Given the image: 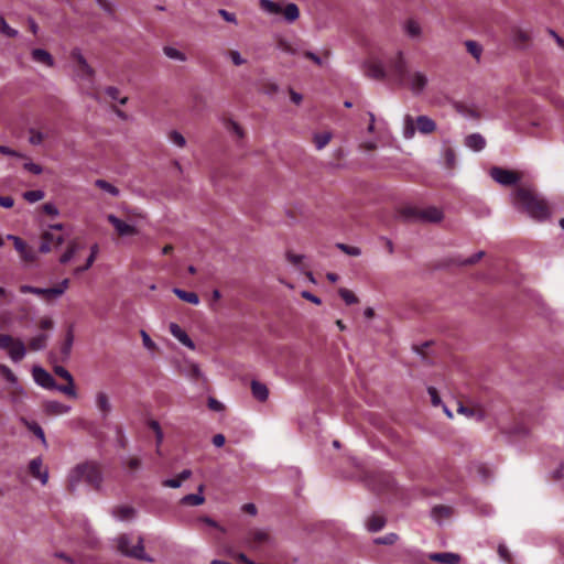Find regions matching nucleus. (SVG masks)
I'll return each mask as SVG.
<instances>
[{
  "label": "nucleus",
  "mask_w": 564,
  "mask_h": 564,
  "mask_svg": "<svg viewBox=\"0 0 564 564\" xmlns=\"http://www.w3.org/2000/svg\"><path fill=\"white\" fill-rule=\"evenodd\" d=\"M392 84L398 88L408 90L413 97L422 96L429 88V75L419 68H412L402 50L390 56Z\"/></svg>",
  "instance_id": "1"
},
{
  "label": "nucleus",
  "mask_w": 564,
  "mask_h": 564,
  "mask_svg": "<svg viewBox=\"0 0 564 564\" xmlns=\"http://www.w3.org/2000/svg\"><path fill=\"white\" fill-rule=\"evenodd\" d=\"M513 205L531 218L543 221L550 217L546 203L528 188H518L511 195Z\"/></svg>",
  "instance_id": "2"
},
{
  "label": "nucleus",
  "mask_w": 564,
  "mask_h": 564,
  "mask_svg": "<svg viewBox=\"0 0 564 564\" xmlns=\"http://www.w3.org/2000/svg\"><path fill=\"white\" fill-rule=\"evenodd\" d=\"M99 488L102 482V475L99 466L95 462H85L77 464L70 469L68 474V486L72 491H75L80 482Z\"/></svg>",
  "instance_id": "3"
},
{
  "label": "nucleus",
  "mask_w": 564,
  "mask_h": 564,
  "mask_svg": "<svg viewBox=\"0 0 564 564\" xmlns=\"http://www.w3.org/2000/svg\"><path fill=\"white\" fill-rule=\"evenodd\" d=\"M437 129L436 122L429 116L421 115L416 118L406 113L402 120V137L405 140L414 138L416 131L421 134H431Z\"/></svg>",
  "instance_id": "4"
},
{
  "label": "nucleus",
  "mask_w": 564,
  "mask_h": 564,
  "mask_svg": "<svg viewBox=\"0 0 564 564\" xmlns=\"http://www.w3.org/2000/svg\"><path fill=\"white\" fill-rule=\"evenodd\" d=\"M260 9L268 15H281L286 23H294L300 18V9L294 2L259 0Z\"/></svg>",
  "instance_id": "5"
},
{
  "label": "nucleus",
  "mask_w": 564,
  "mask_h": 564,
  "mask_svg": "<svg viewBox=\"0 0 564 564\" xmlns=\"http://www.w3.org/2000/svg\"><path fill=\"white\" fill-rule=\"evenodd\" d=\"M364 75L373 80H389L392 84V74L390 69V57L384 64L378 57H369L362 63Z\"/></svg>",
  "instance_id": "6"
},
{
  "label": "nucleus",
  "mask_w": 564,
  "mask_h": 564,
  "mask_svg": "<svg viewBox=\"0 0 564 564\" xmlns=\"http://www.w3.org/2000/svg\"><path fill=\"white\" fill-rule=\"evenodd\" d=\"M69 288V280L64 279L62 280L54 288H35L31 285H21L20 292L23 294L31 293L37 296L43 297L46 302L57 300L59 299Z\"/></svg>",
  "instance_id": "7"
},
{
  "label": "nucleus",
  "mask_w": 564,
  "mask_h": 564,
  "mask_svg": "<svg viewBox=\"0 0 564 564\" xmlns=\"http://www.w3.org/2000/svg\"><path fill=\"white\" fill-rule=\"evenodd\" d=\"M403 216L410 220L433 224L440 223L444 217L443 212L434 206L423 209L409 207L403 210Z\"/></svg>",
  "instance_id": "8"
},
{
  "label": "nucleus",
  "mask_w": 564,
  "mask_h": 564,
  "mask_svg": "<svg viewBox=\"0 0 564 564\" xmlns=\"http://www.w3.org/2000/svg\"><path fill=\"white\" fill-rule=\"evenodd\" d=\"M118 551L126 556L134 557L151 562L152 558L148 557L144 552L143 539L139 538L134 546H130V538L128 535H120L117 540Z\"/></svg>",
  "instance_id": "9"
},
{
  "label": "nucleus",
  "mask_w": 564,
  "mask_h": 564,
  "mask_svg": "<svg viewBox=\"0 0 564 564\" xmlns=\"http://www.w3.org/2000/svg\"><path fill=\"white\" fill-rule=\"evenodd\" d=\"M0 349H7L12 361L19 362L26 355V348L21 339H14L10 335L0 334Z\"/></svg>",
  "instance_id": "10"
},
{
  "label": "nucleus",
  "mask_w": 564,
  "mask_h": 564,
  "mask_svg": "<svg viewBox=\"0 0 564 564\" xmlns=\"http://www.w3.org/2000/svg\"><path fill=\"white\" fill-rule=\"evenodd\" d=\"M70 57L76 62V66L74 68L75 77L80 80H87L91 83L95 77L94 68L87 63L84 57L82 51L79 48H74L70 52Z\"/></svg>",
  "instance_id": "11"
},
{
  "label": "nucleus",
  "mask_w": 564,
  "mask_h": 564,
  "mask_svg": "<svg viewBox=\"0 0 564 564\" xmlns=\"http://www.w3.org/2000/svg\"><path fill=\"white\" fill-rule=\"evenodd\" d=\"M63 226L61 224L51 227V230L45 231L42 236V242L40 245V252L47 253L52 248L59 247L64 242V237L59 232Z\"/></svg>",
  "instance_id": "12"
},
{
  "label": "nucleus",
  "mask_w": 564,
  "mask_h": 564,
  "mask_svg": "<svg viewBox=\"0 0 564 564\" xmlns=\"http://www.w3.org/2000/svg\"><path fill=\"white\" fill-rule=\"evenodd\" d=\"M489 174L495 182L503 186H511L520 181V175L517 172L502 167L495 166Z\"/></svg>",
  "instance_id": "13"
},
{
  "label": "nucleus",
  "mask_w": 564,
  "mask_h": 564,
  "mask_svg": "<svg viewBox=\"0 0 564 564\" xmlns=\"http://www.w3.org/2000/svg\"><path fill=\"white\" fill-rule=\"evenodd\" d=\"M403 34L411 41L420 42L424 37V31L421 22L414 18H409L401 23Z\"/></svg>",
  "instance_id": "14"
},
{
  "label": "nucleus",
  "mask_w": 564,
  "mask_h": 564,
  "mask_svg": "<svg viewBox=\"0 0 564 564\" xmlns=\"http://www.w3.org/2000/svg\"><path fill=\"white\" fill-rule=\"evenodd\" d=\"M272 541L270 534L264 530H252L248 533L245 544L251 550L259 549L262 544H270Z\"/></svg>",
  "instance_id": "15"
},
{
  "label": "nucleus",
  "mask_w": 564,
  "mask_h": 564,
  "mask_svg": "<svg viewBox=\"0 0 564 564\" xmlns=\"http://www.w3.org/2000/svg\"><path fill=\"white\" fill-rule=\"evenodd\" d=\"M31 59L44 67L53 68L55 66V59L53 55L44 48H32L30 52Z\"/></svg>",
  "instance_id": "16"
},
{
  "label": "nucleus",
  "mask_w": 564,
  "mask_h": 564,
  "mask_svg": "<svg viewBox=\"0 0 564 564\" xmlns=\"http://www.w3.org/2000/svg\"><path fill=\"white\" fill-rule=\"evenodd\" d=\"M107 219L113 226L116 232L121 237L133 236L138 232L134 226L121 220L113 214H109Z\"/></svg>",
  "instance_id": "17"
},
{
  "label": "nucleus",
  "mask_w": 564,
  "mask_h": 564,
  "mask_svg": "<svg viewBox=\"0 0 564 564\" xmlns=\"http://www.w3.org/2000/svg\"><path fill=\"white\" fill-rule=\"evenodd\" d=\"M32 373L34 381L42 388L54 390L56 387L54 378L45 369L34 367Z\"/></svg>",
  "instance_id": "18"
},
{
  "label": "nucleus",
  "mask_w": 564,
  "mask_h": 564,
  "mask_svg": "<svg viewBox=\"0 0 564 564\" xmlns=\"http://www.w3.org/2000/svg\"><path fill=\"white\" fill-rule=\"evenodd\" d=\"M29 469L34 478L40 479L42 485H46L48 481V470L43 468V460L41 457L33 458L29 464Z\"/></svg>",
  "instance_id": "19"
},
{
  "label": "nucleus",
  "mask_w": 564,
  "mask_h": 564,
  "mask_svg": "<svg viewBox=\"0 0 564 564\" xmlns=\"http://www.w3.org/2000/svg\"><path fill=\"white\" fill-rule=\"evenodd\" d=\"M95 404H96V408L98 409V411L100 412L102 419H106L112 410L110 399H109L108 394L104 391H98L96 393Z\"/></svg>",
  "instance_id": "20"
},
{
  "label": "nucleus",
  "mask_w": 564,
  "mask_h": 564,
  "mask_svg": "<svg viewBox=\"0 0 564 564\" xmlns=\"http://www.w3.org/2000/svg\"><path fill=\"white\" fill-rule=\"evenodd\" d=\"M14 248L19 252L21 260L24 262H33L37 258L36 251L29 247L22 239H15Z\"/></svg>",
  "instance_id": "21"
},
{
  "label": "nucleus",
  "mask_w": 564,
  "mask_h": 564,
  "mask_svg": "<svg viewBox=\"0 0 564 564\" xmlns=\"http://www.w3.org/2000/svg\"><path fill=\"white\" fill-rule=\"evenodd\" d=\"M170 332L171 334L180 341L182 343L184 346H186L187 348L194 350L195 349V344L194 341L189 338V336L186 334V332L184 329H182V327L176 324V323H171L170 326Z\"/></svg>",
  "instance_id": "22"
},
{
  "label": "nucleus",
  "mask_w": 564,
  "mask_h": 564,
  "mask_svg": "<svg viewBox=\"0 0 564 564\" xmlns=\"http://www.w3.org/2000/svg\"><path fill=\"white\" fill-rule=\"evenodd\" d=\"M429 558L441 564H459L460 555L453 552L431 553Z\"/></svg>",
  "instance_id": "23"
},
{
  "label": "nucleus",
  "mask_w": 564,
  "mask_h": 564,
  "mask_svg": "<svg viewBox=\"0 0 564 564\" xmlns=\"http://www.w3.org/2000/svg\"><path fill=\"white\" fill-rule=\"evenodd\" d=\"M0 373L6 378L7 381L14 386L15 393H20L21 395L24 394V389L19 384L17 376L8 366L0 364Z\"/></svg>",
  "instance_id": "24"
},
{
  "label": "nucleus",
  "mask_w": 564,
  "mask_h": 564,
  "mask_svg": "<svg viewBox=\"0 0 564 564\" xmlns=\"http://www.w3.org/2000/svg\"><path fill=\"white\" fill-rule=\"evenodd\" d=\"M112 516L119 521H129L134 518L135 510L130 506H118L112 509Z\"/></svg>",
  "instance_id": "25"
},
{
  "label": "nucleus",
  "mask_w": 564,
  "mask_h": 564,
  "mask_svg": "<svg viewBox=\"0 0 564 564\" xmlns=\"http://www.w3.org/2000/svg\"><path fill=\"white\" fill-rule=\"evenodd\" d=\"M197 490H198L197 494H189V495L184 496L182 498L181 502L183 505H188V506H200V505H203L205 502V497L203 496L204 486L199 485Z\"/></svg>",
  "instance_id": "26"
},
{
  "label": "nucleus",
  "mask_w": 564,
  "mask_h": 564,
  "mask_svg": "<svg viewBox=\"0 0 564 564\" xmlns=\"http://www.w3.org/2000/svg\"><path fill=\"white\" fill-rule=\"evenodd\" d=\"M386 518L380 514H371L366 522V528L369 532H378L386 525Z\"/></svg>",
  "instance_id": "27"
},
{
  "label": "nucleus",
  "mask_w": 564,
  "mask_h": 564,
  "mask_svg": "<svg viewBox=\"0 0 564 564\" xmlns=\"http://www.w3.org/2000/svg\"><path fill=\"white\" fill-rule=\"evenodd\" d=\"M45 411L52 415H63L70 411V406L58 401H48L45 403Z\"/></svg>",
  "instance_id": "28"
},
{
  "label": "nucleus",
  "mask_w": 564,
  "mask_h": 564,
  "mask_svg": "<svg viewBox=\"0 0 564 564\" xmlns=\"http://www.w3.org/2000/svg\"><path fill=\"white\" fill-rule=\"evenodd\" d=\"M465 144L474 151H480L485 148L486 140L481 134L473 133L466 137Z\"/></svg>",
  "instance_id": "29"
},
{
  "label": "nucleus",
  "mask_w": 564,
  "mask_h": 564,
  "mask_svg": "<svg viewBox=\"0 0 564 564\" xmlns=\"http://www.w3.org/2000/svg\"><path fill=\"white\" fill-rule=\"evenodd\" d=\"M333 139V133L330 131L317 132L313 134V142L316 150H323Z\"/></svg>",
  "instance_id": "30"
},
{
  "label": "nucleus",
  "mask_w": 564,
  "mask_h": 564,
  "mask_svg": "<svg viewBox=\"0 0 564 564\" xmlns=\"http://www.w3.org/2000/svg\"><path fill=\"white\" fill-rule=\"evenodd\" d=\"M252 395L259 401H265L269 397V390L265 384L253 380L251 382Z\"/></svg>",
  "instance_id": "31"
},
{
  "label": "nucleus",
  "mask_w": 564,
  "mask_h": 564,
  "mask_svg": "<svg viewBox=\"0 0 564 564\" xmlns=\"http://www.w3.org/2000/svg\"><path fill=\"white\" fill-rule=\"evenodd\" d=\"M173 293L182 301L184 302H187L189 304H193V305H198L199 304V297L196 293L194 292H187V291H184L182 289H173Z\"/></svg>",
  "instance_id": "32"
},
{
  "label": "nucleus",
  "mask_w": 564,
  "mask_h": 564,
  "mask_svg": "<svg viewBox=\"0 0 564 564\" xmlns=\"http://www.w3.org/2000/svg\"><path fill=\"white\" fill-rule=\"evenodd\" d=\"M183 372L185 373L186 377H188L192 380H205V377L199 366L195 362H188Z\"/></svg>",
  "instance_id": "33"
},
{
  "label": "nucleus",
  "mask_w": 564,
  "mask_h": 564,
  "mask_svg": "<svg viewBox=\"0 0 564 564\" xmlns=\"http://www.w3.org/2000/svg\"><path fill=\"white\" fill-rule=\"evenodd\" d=\"M79 250L80 245L75 240L70 241L66 251L59 258V262L63 264L69 262Z\"/></svg>",
  "instance_id": "34"
},
{
  "label": "nucleus",
  "mask_w": 564,
  "mask_h": 564,
  "mask_svg": "<svg viewBox=\"0 0 564 564\" xmlns=\"http://www.w3.org/2000/svg\"><path fill=\"white\" fill-rule=\"evenodd\" d=\"M163 52H164L165 56L171 58V59L178 61V62H186L187 61V56L185 55V53H183L182 51L177 50L176 47L164 46L163 47Z\"/></svg>",
  "instance_id": "35"
},
{
  "label": "nucleus",
  "mask_w": 564,
  "mask_h": 564,
  "mask_svg": "<svg viewBox=\"0 0 564 564\" xmlns=\"http://www.w3.org/2000/svg\"><path fill=\"white\" fill-rule=\"evenodd\" d=\"M47 339H48V335L40 334L30 340L29 347L31 350H34V351L42 350L46 347Z\"/></svg>",
  "instance_id": "36"
},
{
  "label": "nucleus",
  "mask_w": 564,
  "mask_h": 564,
  "mask_svg": "<svg viewBox=\"0 0 564 564\" xmlns=\"http://www.w3.org/2000/svg\"><path fill=\"white\" fill-rule=\"evenodd\" d=\"M95 185L100 188L101 191L110 194L111 196L113 197H117L119 196L120 194V191L118 187H116L115 185L110 184L109 182L105 181V180H96L95 181Z\"/></svg>",
  "instance_id": "37"
},
{
  "label": "nucleus",
  "mask_w": 564,
  "mask_h": 564,
  "mask_svg": "<svg viewBox=\"0 0 564 564\" xmlns=\"http://www.w3.org/2000/svg\"><path fill=\"white\" fill-rule=\"evenodd\" d=\"M98 250H99V249H98V245H94V246H91V248H90V254L88 256V259H87V261H86L85 265H84V267L76 268V269L74 270V273H75V274H79V273H82V272H84V271L88 270V269L94 264V262H95V260H96V257H97V254H98Z\"/></svg>",
  "instance_id": "38"
},
{
  "label": "nucleus",
  "mask_w": 564,
  "mask_h": 564,
  "mask_svg": "<svg viewBox=\"0 0 564 564\" xmlns=\"http://www.w3.org/2000/svg\"><path fill=\"white\" fill-rule=\"evenodd\" d=\"M276 46L279 50L290 55H296L299 53L296 45L286 39H279Z\"/></svg>",
  "instance_id": "39"
},
{
  "label": "nucleus",
  "mask_w": 564,
  "mask_h": 564,
  "mask_svg": "<svg viewBox=\"0 0 564 564\" xmlns=\"http://www.w3.org/2000/svg\"><path fill=\"white\" fill-rule=\"evenodd\" d=\"M54 390H57V391L66 394L69 398H73V399H76L78 397L77 391L75 389L74 378H72L70 382H67L64 386L56 384Z\"/></svg>",
  "instance_id": "40"
},
{
  "label": "nucleus",
  "mask_w": 564,
  "mask_h": 564,
  "mask_svg": "<svg viewBox=\"0 0 564 564\" xmlns=\"http://www.w3.org/2000/svg\"><path fill=\"white\" fill-rule=\"evenodd\" d=\"M465 46L470 55H473L477 61L480 59L482 54V46L479 43L469 40L465 42Z\"/></svg>",
  "instance_id": "41"
},
{
  "label": "nucleus",
  "mask_w": 564,
  "mask_h": 564,
  "mask_svg": "<svg viewBox=\"0 0 564 564\" xmlns=\"http://www.w3.org/2000/svg\"><path fill=\"white\" fill-rule=\"evenodd\" d=\"M452 513V509L446 506H435L432 509V517L436 521H441L442 519L448 518Z\"/></svg>",
  "instance_id": "42"
},
{
  "label": "nucleus",
  "mask_w": 564,
  "mask_h": 564,
  "mask_svg": "<svg viewBox=\"0 0 564 564\" xmlns=\"http://www.w3.org/2000/svg\"><path fill=\"white\" fill-rule=\"evenodd\" d=\"M25 424H26L28 429L31 432H33L34 435L37 436L41 440L42 444L44 446H47L43 429L37 423H35V422H26Z\"/></svg>",
  "instance_id": "43"
},
{
  "label": "nucleus",
  "mask_w": 564,
  "mask_h": 564,
  "mask_svg": "<svg viewBox=\"0 0 564 564\" xmlns=\"http://www.w3.org/2000/svg\"><path fill=\"white\" fill-rule=\"evenodd\" d=\"M149 426L152 429V431L155 433L156 438V453L160 454V445L163 442V432L158 421H151L149 423Z\"/></svg>",
  "instance_id": "44"
},
{
  "label": "nucleus",
  "mask_w": 564,
  "mask_h": 564,
  "mask_svg": "<svg viewBox=\"0 0 564 564\" xmlns=\"http://www.w3.org/2000/svg\"><path fill=\"white\" fill-rule=\"evenodd\" d=\"M336 247L344 253L351 256V257H359L361 254V249L356 246H349L346 243L338 242L336 245Z\"/></svg>",
  "instance_id": "45"
},
{
  "label": "nucleus",
  "mask_w": 564,
  "mask_h": 564,
  "mask_svg": "<svg viewBox=\"0 0 564 564\" xmlns=\"http://www.w3.org/2000/svg\"><path fill=\"white\" fill-rule=\"evenodd\" d=\"M457 412L467 417H476L477 420H482L484 415L479 411H475L474 409L467 408L462 403H458Z\"/></svg>",
  "instance_id": "46"
},
{
  "label": "nucleus",
  "mask_w": 564,
  "mask_h": 564,
  "mask_svg": "<svg viewBox=\"0 0 564 564\" xmlns=\"http://www.w3.org/2000/svg\"><path fill=\"white\" fill-rule=\"evenodd\" d=\"M107 96H109L113 100H118L121 105H126L128 101V97H119V89L113 86H109L105 89Z\"/></svg>",
  "instance_id": "47"
},
{
  "label": "nucleus",
  "mask_w": 564,
  "mask_h": 564,
  "mask_svg": "<svg viewBox=\"0 0 564 564\" xmlns=\"http://www.w3.org/2000/svg\"><path fill=\"white\" fill-rule=\"evenodd\" d=\"M339 295L348 305L358 303L357 296L348 289H339Z\"/></svg>",
  "instance_id": "48"
},
{
  "label": "nucleus",
  "mask_w": 564,
  "mask_h": 564,
  "mask_svg": "<svg viewBox=\"0 0 564 564\" xmlns=\"http://www.w3.org/2000/svg\"><path fill=\"white\" fill-rule=\"evenodd\" d=\"M398 540H399L398 534L391 532L383 536L375 539L373 542L376 544L391 545V544H394Z\"/></svg>",
  "instance_id": "49"
},
{
  "label": "nucleus",
  "mask_w": 564,
  "mask_h": 564,
  "mask_svg": "<svg viewBox=\"0 0 564 564\" xmlns=\"http://www.w3.org/2000/svg\"><path fill=\"white\" fill-rule=\"evenodd\" d=\"M228 57L230 58V61L232 62V64L235 66H241L247 63V59L245 57H242L240 52L237 50H230L228 52Z\"/></svg>",
  "instance_id": "50"
},
{
  "label": "nucleus",
  "mask_w": 564,
  "mask_h": 564,
  "mask_svg": "<svg viewBox=\"0 0 564 564\" xmlns=\"http://www.w3.org/2000/svg\"><path fill=\"white\" fill-rule=\"evenodd\" d=\"M0 32L7 35L8 37H15L18 35V31L12 29L3 19L0 17Z\"/></svg>",
  "instance_id": "51"
},
{
  "label": "nucleus",
  "mask_w": 564,
  "mask_h": 564,
  "mask_svg": "<svg viewBox=\"0 0 564 564\" xmlns=\"http://www.w3.org/2000/svg\"><path fill=\"white\" fill-rule=\"evenodd\" d=\"M73 343H74V334H73V330L69 329L66 334V337H65V343H64V346L62 348L63 350V354L65 356H68L70 350H72V346H73Z\"/></svg>",
  "instance_id": "52"
},
{
  "label": "nucleus",
  "mask_w": 564,
  "mask_h": 564,
  "mask_svg": "<svg viewBox=\"0 0 564 564\" xmlns=\"http://www.w3.org/2000/svg\"><path fill=\"white\" fill-rule=\"evenodd\" d=\"M44 197V193L42 191H29L24 193V198L30 203H35L41 200Z\"/></svg>",
  "instance_id": "53"
},
{
  "label": "nucleus",
  "mask_w": 564,
  "mask_h": 564,
  "mask_svg": "<svg viewBox=\"0 0 564 564\" xmlns=\"http://www.w3.org/2000/svg\"><path fill=\"white\" fill-rule=\"evenodd\" d=\"M170 140L180 148H184L186 145L185 138L177 131H172L170 133Z\"/></svg>",
  "instance_id": "54"
},
{
  "label": "nucleus",
  "mask_w": 564,
  "mask_h": 564,
  "mask_svg": "<svg viewBox=\"0 0 564 564\" xmlns=\"http://www.w3.org/2000/svg\"><path fill=\"white\" fill-rule=\"evenodd\" d=\"M30 138H29V142L33 145H39L43 142L44 140V134L40 131H36L34 129H31L30 130Z\"/></svg>",
  "instance_id": "55"
},
{
  "label": "nucleus",
  "mask_w": 564,
  "mask_h": 564,
  "mask_svg": "<svg viewBox=\"0 0 564 564\" xmlns=\"http://www.w3.org/2000/svg\"><path fill=\"white\" fill-rule=\"evenodd\" d=\"M498 554L501 557V560H503L507 563H511V561H512L511 553L509 552L506 544L500 543L498 545Z\"/></svg>",
  "instance_id": "56"
},
{
  "label": "nucleus",
  "mask_w": 564,
  "mask_h": 564,
  "mask_svg": "<svg viewBox=\"0 0 564 564\" xmlns=\"http://www.w3.org/2000/svg\"><path fill=\"white\" fill-rule=\"evenodd\" d=\"M54 372L61 377L62 379H64L66 382H70L73 376L72 373L64 367L62 366H55L54 367Z\"/></svg>",
  "instance_id": "57"
},
{
  "label": "nucleus",
  "mask_w": 564,
  "mask_h": 564,
  "mask_svg": "<svg viewBox=\"0 0 564 564\" xmlns=\"http://www.w3.org/2000/svg\"><path fill=\"white\" fill-rule=\"evenodd\" d=\"M218 14L228 23H232V24H237L238 23L236 14L232 13V12H229V11H227L225 9H219L218 10Z\"/></svg>",
  "instance_id": "58"
},
{
  "label": "nucleus",
  "mask_w": 564,
  "mask_h": 564,
  "mask_svg": "<svg viewBox=\"0 0 564 564\" xmlns=\"http://www.w3.org/2000/svg\"><path fill=\"white\" fill-rule=\"evenodd\" d=\"M141 337L143 346L149 350H154L156 348L155 343L151 339L149 334L145 330H141Z\"/></svg>",
  "instance_id": "59"
},
{
  "label": "nucleus",
  "mask_w": 564,
  "mask_h": 564,
  "mask_svg": "<svg viewBox=\"0 0 564 564\" xmlns=\"http://www.w3.org/2000/svg\"><path fill=\"white\" fill-rule=\"evenodd\" d=\"M197 521H198V522H202V523H205L206 525H209V527H212V528L219 529V530H221L223 532H225V529H224V528H221V527H220V525H219L215 520H213V519H212V518H209V517H206V516H204V517H199V518L197 519Z\"/></svg>",
  "instance_id": "60"
},
{
  "label": "nucleus",
  "mask_w": 564,
  "mask_h": 564,
  "mask_svg": "<svg viewBox=\"0 0 564 564\" xmlns=\"http://www.w3.org/2000/svg\"><path fill=\"white\" fill-rule=\"evenodd\" d=\"M24 169L28 170L29 172L35 174V175H39L42 173L43 169L41 165L36 164V163H33V162H28L24 164Z\"/></svg>",
  "instance_id": "61"
},
{
  "label": "nucleus",
  "mask_w": 564,
  "mask_h": 564,
  "mask_svg": "<svg viewBox=\"0 0 564 564\" xmlns=\"http://www.w3.org/2000/svg\"><path fill=\"white\" fill-rule=\"evenodd\" d=\"M182 480L180 479V477L177 476L176 478H172V479H165L162 485L164 487H169V488H180L181 485H182Z\"/></svg>",
  "instance_id": "62"
},
{
  "label": "nucleus",
  "mask_w": 564,
  "mask_h": 564,
  "mask_svg": "<svg viewBox=\"0 0 564 564\" xmlns=\"http://www.w3.org/2000/svg\"><path fill=\"white\" fill-rule=\"evenodd\" d=\"M444 159L446 160V162L449 166H453L455 163V159H456L455 151L451 148L446 149L444 151Z\"/></svg>",
  "instance_id": "63"
},
{
  "label": "nucleus",
  "mask_w": 564,
  "mask_h": 564,
  "mask_svg": "<svg viewBox=\"0 0 564 564\" xmlns=\"http://www.w3.org/2000/svg\"><path fill=\"white\" fill-rule=\"evenodd\" d=\"M427 392H429V394L431 397L432 404L435 405V406L440 405L441 404V398L438 397V393H437L436 389L434 387H430L427 389Z\"/></svg>",
  "instance_id": "64"
}]
</instances>
